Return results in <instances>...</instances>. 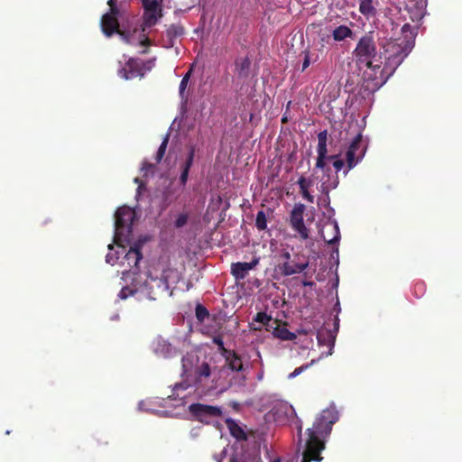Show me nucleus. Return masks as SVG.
Returning <instances> with one entry per match:
<instances>
[{"label":"nucleus","instance_id":"55","mask_svg":"<svg viewBox=\"0 0 462 462\" xmlns=\"http://www.w3.org/2000/svg\"><path fill=\"white\" fill-rule=\"evenodd\" d=\"M229 462H237V459H236L235 457H232L229 459Z\"/></svg>","mask_w":462,"mask_h":462},{"label":"nucleus","instance_id":"20","mask_svg":"<svg viewBox=\"0 0 462 462\" xmlns=\"http://www.w3.org/2000/svg\"><path fill=\"white\" fill-rule=\"evenodd\" d=\"M230 434L238 440H245L247 439L246 433L244 430L231 418L225 420Z\"/></svg>","mask_w":462,"mask_h":462},{"label":"nucleus","instance_id":"17","mask_svg":"<svg viewBox=\"0 0 462 462\" xmlns=\"http://www.w3.org/2000/svg\"><path fill=\"white\" fill-rule=\"evenodd\" d=\"M313 183L314 180L312 178H305L304 176H300L297 180L301 197L310 203H313L315 200L314 196L309 190Z\"/></svg>","mask_w":462,"mask_h":462},{"label":"nucleus","instance_id":"42","mask_svg":"<svg viewBox=\"0 0 462 462\" xmlns=\"http://www.w3.org/2000/svg\"><path fill=\"white\" fill-rule=\"evenodd\" d=\"M345 165V162L342 159H337L333 162V167L336 169V173L342 170Z\"/></svg>","mask_w":462,"mask_h":462},{"label":"nucleus","instance_id":"62","mask_svg":"<svg viewBox=\"0 0 462 462\" xmlns=\"http://www.w3.org/2000/svg\"><path fill=\"white\" fill-rule=\"evenodd\" d=\"M175 387L178 388V387H181V384H175Z\"/></svg>","mask_w":462,"mask_h":462},{"label":"nucleus","instance_id":"13","mask_svg":"<svg viewBox=\"0 0 462 462\" xmlns=\"http://www.w3.org/2000/svg\"><path fill=\"white\" fill-rule=\"evenodd\" d=\"M273 416L278 423L286 424L293 421L297 415L292 405L283 402L273 408Z\"/></svg>","mask_w":462,"mask_h":462},{"label":"nucleus","instance_id":"34","mask_svg":"<svg viewBox=\"0 0 462 462\" xmlns=\"http://www.w3.org/2000/svg\"><path fill=\"white\" fill-rule=\"evenodd\" d=\"M210 373V367L208 363H202V365L197 369V374L199 377H208Z\"/></svg>","mask_w":462,"mask_h":462},{"label":"nucleus","instance_id":"54","mask_svg":"<svg viewBox=\"0 0 462 462\" xmlns=\"http://www.w3.org/2000/svg\"><path fill=\"white\" fill-rule=\"evenodd\" d=\"M148 43H149V40L148 39H145L144 41L141 42V44H143V45L148 44Z\"/></svg>","mask_w":462,"mask_h":462},{"label":"nucleus","instance_id":"35","mask_svg":"<svg viewBox=\"0 0 462 462\" xmlns=\"http://www.w3.org/2000/svg\"><path fill=\"white\" fill-rule=\"evenodd\" d=\"M174 194L175 189H171L170 188L163 192V199L165 202H167L168 205L177 199L178 195L175 196Z\"/></svg>","mask_w":462,"mask_h":462},{"label":"nucleus","instance_id":"57","mask_svg":"<svg viewBox=\"0 0 462 462\" xmlns=\"http://www.w3.org/2000/svg\"><path fill=\"white\" fill-rule=\"evenodd\" d=\"M139 181H140V180H139V179H138V178H135V179H134V182L139 183Z\"/></svg>","mask_w":462,"mask_h":462},{"label":"nucleus","instance_id":"50","mask_svg":"<svg viewBox=\"0 0 462 462\" xmlns=\"http://www.w3.org/2000/svg\"><path fill=\"white\" fill-rule=\"evenodd\" d=\"M131 274L132 273L130 271H125L122 273V279L126 280ZM133 274H135V273H133Z\"/></svg>","mask_w":462,"mask_h":462},{"label":"nucleus","instance_id":"16","mask_svg":"<svg viewBox=\"0 0 462 462\" xmlns=\"http://www.w3.org/2000/svg\"><path fill=\"white\" fill-rule=\"evenodd\" d=\"M251 60L248 57H240L235 60V71L240 79H247L250 76Z\"/></svg>","mask_w":462,"mask_h":462},{"label":"nucleus","instance_id":"60","mask_svg":"<svg viewBox=\"0 0 462 462\" xmlns=\"http://www.w3.org/2000/svg\"><path fill=\"white\" fill-rule=\"evenodd\" d=\"M273 462H281L279 458L274 459Z\"/></svg>","mask_w":462,"mask_h":462},{"label":"nucleus","instance_id":"40","mask_svg":"<svg viewBox=\"0 0 462 462\" xmlns=\"http://www.w3.org/2000/svg\"><path fill=\"white\" fill-rule=\"evenodd\" d=\"M189 76H190V71H188L186 73V75L182 78L180 83V94L182 96L183 95V92L185 91L186 88H187V85H188V82H189Z\"/></svg>","mask_w":462,"mask_h":462},{"label":"nucleus","instance_id":"2","mask_svg":"<svg viewBox=\"0 0 462 462\" xmlns=\"http://www.w3.org/2000/svg\"><path fill=\"white\" fill-rule=\"evenodd\" d=\"M382 47L383 51L380 58L384 59L385 68L393 72L411 51L414 47V37L411 35L408 38L405 35L403 38L389 40Z\"/></svg>","mask_w":462,"mask_h":462},{"label":"nucleus","instance_id":"32","mask_svg":"<svg viewBox=\"0 0 462 462\" xmlns=\"http://www.w3.org/2000/svg\"><path fill=\"white\" fill-rule=\"evenodd\" d=\"M194 157H195V147L191 146L189 150V153L185 160V162L181 166V169L189 171V170L193 164V162H194Z\"/></svg>","mask_w":462,"mask_h":462},{"label":"nucleus","instance_id":"9","mask_svg":"<svg viewBox=\"0 0 462 462\" xmlns=\"http://www.w3.org/2000/svg\"><path fill=\"white\" fill-rule=\"evenodd\" d=\"M118 14L112 12L105 14L101 18V28L105 35L110 37L115 32L118 33L126 42H129L128 34L119 29Z\"/></svg>","mask_w":462,"mask_h":462},{"label":"nucleus","instance_id":"24","mask_svg":"<svg viewBox=\"0 0 462 462\" xmlns=\"http://www.w3.org/2000/svg\"><path fill=\"white\" fill-rule=\"evenodd\" d=\"M143 258V254L141 249L137 246L131 247L127 254H125V259L128 262V264H132L134 267H137L140 260Z\"/></svg>","mask_w":462,"mask_h":462},{"label":"nucleus","instance_id":"56","mask_svg":"<svg viewBox=\"0 0 462 462\" xmlns=\"http://www.w3.org/2000/svg\"><path fill=\"white\" fill-rule=\"evenodd\" d=\"M321 337H322L321 333H319L318 336H317V338H318L319 342L321 341Z\"/></svg>","mask_w":462,"mask_h":462},{"label":"nucleus","instance_id":"21","mask_svg":"<svg viewBox=\"0 0 462 462\" xmlns=\"http://www.w3.org/2000/svg\"><path fill=\"white\" fill-rule=\"evenodd\" d=\"M352 36L353 31L346 25H339L332 32V37L336 42H341Z\"/></svg>","mask_w":462,"mask_h":462},{"label":"nucleus","instance_id":"33","mask_svg":"<svg viewBox=\"0 0 462 462\" xmlns=\"http://www.w3.org/2000/svg\"><path fill=\"white\" fill-rule=\"evenodd\" d=\"M144 11H152L157 13L159 3L157 0H143L142 2Z\"/></svg>","mask_w":462,"mask_h":462},{"label":"nucleus","instance_id":"15","mask_svg":"<svg viewBox=\"0 0 462 462\" xmlns=\"http://www.w3.org/2000/svg\"><path fill=\"white\" fill-rule=\"evenodd\" d=\"M328 132L327 130L321 131L318 134V147H317V161L316 167L321 168L324 166V161L328 158Z\"/></svg>","mask_w":462,"mask_h":462},{"label":"nucleus","instance_id":"6","mask_svg":"<svg viewBox=\"0 0 462 462\" xmlns=\"http://www.w3.org/2000/svg\"><path fill=\"white\" fill-rule=\"evenodd\" d=\"M134 218V211L129 207H120L115 214V236L114 243L119 244L125 232L130 233Z\"/></svg>","mask_w":462,"mask_h":462},{"label":"nucleus","instance_id":"23","mask_svg":"<svg viewBox=\"0 0 462 462\" xmlns=\"http://www.w3.org/2000/svg\"><path fill=\"white\" fill-rule=\"evenodd\" d=\"M306 209L304 204L298 203L293 207L291 215H290V225H293L295 223H299L303 221V214Z\"/></svg>","mask_w":462,"mask_h":462},{"label":"nucleus","instance_id":"38","mask_svg":"<svg viewBox=\"0 0 462 462\" xmlns=\"http://www.w3.org/2000/svg\"><path fill=\"white\" fill-rule=\"evenodd\" d=\"M154 169H155V164L148 162H143L141 171H143V176H146L150 172L152 173Z\"/></svg>","mask_w":462,"mask_h":462},{"label":"nucleus","instance_id":"12","mask_svg":"<svg viewBox=\"0 0 462 462\" xmlns=\"http://www.w3.org/2000/svg\"><path fill=\"white\" fill-rule=\"evenodd\" d=\"M320 236L328 245H337L340 240V231L336 221L326 223L319 230ZM338 251V248H336Z\"/></svg>","mask_w":462,"mask_h":462},{"label":"nucleus","instance_id":"61","mask_svg":"<svg viewBox=\"0 0 462 462\" xmlns=\"http://www.w3.org/2000/svg\"><path fill=\"white\" fill-rule=\"evenodd\" d=\"M109 254L106 255V262L108 263L109 262Z\"/></svg>","mask_w":462,"mask_h":462},{"label":"nucleus","instance_id":"53","mask_svg":"<svg viewBox=\"0 0 462 462\" xmlns=\"http://www.w3.org/2000/svg\"><path fill=\"white\" fill-rule=\"evenodd\" d=\"M297 430H298V433L299 435H301V432H302V425L301 423L300 422V424L297 426Z\"/></svg>","mask_w":462,"mask_h":462},{"label":"nucleus","instance_id":"52","mask_svg":"<svg viewBox=\"0 0 462 462\" xmlns=\"http://www.w3.org/2000/svg\"><path fill=\"white\" fill-rule=\"evenodd\" d=\"M302 284H303V286H305V287H306V286H312V285L314 284V282H307V281H304V282H302Z\"/></svg>","mask_w":462,"mask_h":462},{"label":"nucleus","instance_id":"46","mask_svg":"<svg viewBox=\"0 0 462 462\" xmlns=\"http://www.w3.org/2000/svg\"><path fill=\"white\" fill-rule=\"evenodd\" d=\"M143 64H144V73L148 70H151L152 68L154 66V60H149L147 61H143Z\"/></svg>","mask_w":462,"mask_h":462},{"label":"nucleus","instance_id":"25","mask_svg":"<svg viewBox=\"0 0 462 462\" xmlns=\"http://www.w3.org/2000/svg\"><path fill=\"white\" fill-rule=\"evenodd\" d=\"M183 34L184 27L180 23L171 24L166 30V35L171 42Z\"/></svg>","mask_w":462,"mask_h":462},{"label":"nucleus","instance_id":"1","mask_svg":"<svg viewBox=\"0 0 462 462\" xmlns=\"http://www.w3.org/2000/svg\"><path fill=\"white\" fill-rule=\"evenodd\" d=\"M337 420L338 413L335 409H325L317 416L312 427L307 430L309 437L301 462H320L323 459L320 453L325 448L324 439L330 434L332 425Z\"/></svg>","mask_w":462,"mask_h":462},{"label":"nucleus","instance_id":"7","mask_svg":"<svg viewBox=\"0 0 462 462\" xmlns=\"http://www.w3.org/2000/svg\"><path fill=\"white\" fill-rule=\"evenodd\" d=\"M189 411L196 420L204 424H210L212 419L222 416V410L219 407L199 402L190 404Z\"/></svg>","mask_w":462,"mask_h":462},{"label":"nucleus","instance_id":"3","mask_svg":"<svg viewBox=\"0 0 462 462\" xmlns=\"http://www.w3.org/2000/svg\"><path fill=\"white\" fill-rule=\"evenodd\" d=\"M179 280V273L174 268L163 269L161 277H153L149 273L144 283L145 294L151 300H156L164 295L171 296L173 291H170V282L177 283Z\"/></svg>","mask_w":462,"mask_h":462},{"label":"nucleus","instance_id":"19","mask_svg":"<svg viewBox=\"0 0 462 462\" xmlns=\"http://www.w3.org/2000/svg\"><path fill=\"white\" fill-rule=\"evenodd\" d=\"M273 323L276 325L272 328H273V334L275 337L284 341H293L297 338L295 333L291 332L284 326L282 327L277 324V320H274Z\"/></svg>","mask_w":462,"mask_h":462},{"label":"nucleus","instance_id":"14","mask_svg":"<svg viewBox=\"0 0 462 462\" xmlns=\"http://www.w3.org/2000/svg\"><path fill=\"white\" fill-rule=\"evenodd\" d=\"M259 261L258 257H254L250 263H233L231 264V274L236 281L244 280L249 271L253 270L259 263Z\"/></svg>","mask_w":462,"mask_h":462},{"label":"nucleus","instance_id":"44","mask_svg":"<svg viewBox=\"0 0 462 462\" xmlns=\"http://www.w3.org/2000/svg\"><path fill=\"white\" fill-rule=\"evenodd\" d=\"M116 1L117 0H108L107 5L110 7V12L113 14H119V9L116 6Z\"/></svg>","mask_w":462,"mask_h":462},{"label":"nucleus","instance_id":"47","mask_svg":"<svg viewBox=\"0 0 462 462\" xmlns=\"http://www.w3.org/2000/svg\"><path fill=\"white\" fill-rule=\"evenodd\" d=\"M411 29H412V27H411V24H409V23H405V24H403V26L402 27V32L403 34H406L407 32H410V33L411 34Z\"/></svg>","mask_w":462,"mask_h":462},{"label":"nucleus","instance_id":"4","mask_svg":"<svg viewBox=\"0 0 462 462\" xmlns=\"http://www.w3.org/2000/svg\"><path fill=\"white\" fill-rule=\"evenodd\" d=\"M353 53L356 60L358 62L365 63L367 68L373 69H380V65L374 64L373 61L377 54V49L373 32L365 33L359 39Z\"/></svg>","mask_w":462,"mask_h":462},{"label":"nucleus","instance_id":"51","mask_svg":"<svg viewBox=\"0 0 462 462\" xmlns=\"http://www.w3.org/2000/svg\"><path fill=\"white\" fill-rule=\"evenodd\" d=\"M282 257L286 260L285 262H290V260H291V254L289 252H284L282 254Z\"/></svg>","mask_w":462,"mask_h":462},{"label":"nucleus","instance_id":"43","mask_svg":"<svg viewBox=\"0 0 462 462\" xmlns=\"http://www.w3.org/2000/svg\"><path fill=\"white\" fill-rule=\"evenodd\" d=\"M189 172V171L181 169V173L180 176V182L183 187L186 185V183L188 181Z\"/></svg>","mask_w":462,"mask_h":462},{"label":"nucleus","instance_id":"5","mask_svg":"<svg viewBox=\"0 0 462 462\" xmlns=\"http://www.w3.org/2000/svg\"><path fill=\"white\" fill-rule=\"evenodd\" d=\"M311 178L320 182L319 190L323 195H328L331 189H336L339 184L338 175L332 172V170L327 161H324L323 167H314Z\"/></svg>","mask_w":462,"mask_h":462},{"label":"nucleus","instance_id":"41","mask_svg":"<svg viewBox=\"0 0 462 462\" xmlns=\"http://www.w3.org/2000/svg\"><path fill=\"white\" fill-rule=\"evenodd\" d=\"M310 366V365H303L300 367H297L296 369H294V371L292 373H291L289 374V378L291 379V378H294L296 376H298L299 374H300L304 370H306L308 367Z\"/></svg>","mask_w":462,"mask_h":462},{"label":"nucleus","instance_id":"30","mask_svg":"<svg viewBox=\"0 0 462 462\" xmlns=\"http://www.w3.org/2000/svg\"><path fill=\"white\" fill-rule=\"evenodd\" d=\"M255 226L260 231L267 228V218L263 210L258 211L255 218Z\"/></svg>","mask_w":462,"mask_h":462},{"label":"nucleus","instance_id":"29","mask_svg":"<svg viewBox=\"0 0 462 462\" xmlns=\"http://www.w3.org/2000/svg\"><path fill=\"white\" fill-rule=\"evenodd\" d=\"M272 320V317L267 315L265 312H257L254 318V322H258L263 326H266L268 330L273 328V325L270 324Z\"/></svg>","mask_w":462,"mask_h":462},{"label":"nucleus","instance_id":"36","mask_svg":"<svg viewBox=\"0 0 462 462\" xmlns=\"http://www.w3.org/2000/svg\"><path fill=\"white\" fill-rule=\"evenodd\" d=\"M136 292V290L135 289H132L130 288L129 286H124L118 296L121 300H125L127 299L129 296H132V295H134V293Z\"/></svg>","mask_w":462,"mask_h":462},{"label":"nucleus","instance_id":"58","mask_svg":"<svg viewBox=\"0 0 462 462\" xmlns=\"http://www.w3.org/2000/svg\"><path fill=\"white\" fill-rule=\"evenodd\" d=\"M141 188H142V183L139 184L137 190L139 191L141 189Z\"/></svg>","mask_w":462,"mask_h":462},{"label":"nucleus","instance_id":"31","mask_svg":"<svg viewBox=\"0 0 462 462\" xmlns=\"http://www.w3.org/2000/svg\"><path fill=\"white\" fill-rule=\"evenodd\" d=\"M157 13H153L152 11H144V24L146 26H152L157 23L158 17Z\"/></svg>","mask_w":462,"mask_h":462},{"label":"nucleus","instance_id":"18","mask_svg":"<svg viewBox=\"0 0 462 462\" xmlns=\"http://www.w3.org/2000/svg\"><path fill=\"white\" fill-rule=\"evenodd\" d=\"M226 365L233 372H240L243 370V362L240 356L234 350H229L224 354Z\"/></svg>","mask_w":462,"mask_h":462},{"label":"nucleus","instance_id":"22","mask_svg":"<svg viewBox=\"0 0 462 462\" xmlns=\"http://www.w3.org/2000/svg\"><path fill=\"white\" fill-rule=\"evenodd\" d=\"M359 12L366 18L375 16L376 9L373 0H360Z\"/></svg>","mask_w":462,"mask_h":462},{"label":"nucleus","instance_id":"48","mask_svg":"<svg viewBox=\"0 0 462 462\" xmlns=\"http://www.w3.org/2000/svg\"><path fill=\"white\" fill-rule=\"evenodd\" d=\"M323 199H322V204L326 207V206H328L329 203H330V198H329V193H328V195H323Z\"/></svg>","mask_w":462,"mask_h":462},{"label":"nucleus","instance_id":"59","mask_svg":"<svg viewBox=\"0 0 462 462\" xmlns=\"http://www.w3.org/2000/svg\"><path fill=\"white\" fill-rule=\"evenodd\" d=\"M108 248H109L110 250H112V249H113V245H108Z\"/></svg>","mask_w":462,"mask_h":462},{"label":"nucleus","instance_id":"11","mask_svg":"<svg viewBox=\"0 0 462 462\" xmlns=\"http://www.w3.org/2000/svg\"><path fill=\"white\" fill-rule=\"evenodd\" d=\"M308 267L309 260L304 255L296 254L290 262H284L280 265V270L282 275L291 276L302 273Z\"/></svg>","mask_w":462,"mask_h":462},{"label":"nucleus","instance_id":"8","mask_svg":"<svg viewBox=\"0 0 462 462\" xmlns=\"http://www.w3.org/2000/svg\"><path fill=\"white\" fill-rule=\"evenodd\" d=\"M365 151L366 145L363 144V136L362 134L359 133L353 139L346 152L347 170L344 172L345 175H346L348 171L356 167L357 163L362 161L365 154Z\"/></svg>","mask_w":462,"mask_h":462},{"label":"nucleus","instance_id":"39","mask_svg":"<svg viewBox=\"0 0 462 462\" xmlns=\"http://www.w3.org/2000/svg\"><path fill=\"white\" fill-rule=\"evenodd\" d=\"M213 342H214V344H216L218 346V350L221 352L222 356H224V354H226V352L229 351V349H226L224 346V342H223V339L221 337H215L213 338Z\"/></svg>","mask_w":462,"mask_h":462},{"label":"nucleus","instance_id":"10","mask_svg":"<svg viewBox=\"0 0 462 462\" xmlns=\"http://www.w3.org/2000/svg\"><path fill=\"white\" fill-rule=\"evenodd\" d=\"M118 74L122 79L126 80L134 78H143L144 76V64L139 59L130 58L125 66L118 70Z\"/></svg>","mask_w":462,"mask_h":462},{"label":"nucleus","instance_id":"37","mask_svg":"<svg viewBox=\"0 0 462 462\" xmlns=\"http://www.w3.org/2000/svg\"><path fill=\"white\" fill-rule=\"evenodd\" d=\"M189 216L186 213L180 214L174 222L177 228L184 226L188 223Z\"/></svg>","mask_w":462,"mask_h":462},{"label":"nucleus","instance_id":"26","mask_svg":"<svg viewBox=\"0 0 462 462\" xmlns=\"http://www.w3.org/2000/svg\"><path fill=\"white\" fill-rule=\"evenodd\" d=\"M169 138H170L169 134L164 135L163 140L156 152V156H155L156 163H160L162 162V158L164 157L166 149L168 146V143H169Z\"/></svg>","mask_w":462,"mask_h":462},{"label":"nucleus","instance_id":"28","mask_svg":"<svg viewBox=\"0 0 462 462\" xmlns=\"http://www.w3.org/2000/svg\"><path fill=\"white\" fill-rule=\"evenodd\" d=\"M196 319L199 322L202 323L206 319L209 318V312L205 306L200 303L196 305L195 309Z\"/></svg>","mask_w":462,"mask_h":462},{"label":"nucleus","instance_id":"27","mask_svg":"<svg viewBox=\"0 0 462 462\" xmlns=\"http://www.w3.org/2000/svg\"><path fill=\"white\" fill-rule=\"evenodd\" d=\"M293 230L298 232L300 237L302 240H307L309 238V229L306 227L304 224V220L299 223H295L291 226Z\"/></svg>","mask_w":462,"mask_h":462},{"label":"nucleus","instance_id":"49","mask_svg":"<svg viewBox=\"0 0 462 462\" xmlns=\"http://www.w3.org/2000/svg\"><path fill=\"white\" fill-rule=\"evenodd\" d=\"M337 159H341V158L339 157V155H338V154H335V155H328L327 162H334L335 160H337Z\"/></svg>","mask_w":462,"mask_h":462},{"label":"nucleus","instance_id":"45","mask_svg":"<svg viewBox=\"0 0 462 462\" xmlns=\"http://www.w3.org/2000/svg\"><path fill=\"white\" fill-rule=\"evenodd\" d=\"M310 64V58L309 51L305 52L304 60L302 63V71H304Z\"/></svg>","mask_w":462,"mask_h":462}]
</instances>
